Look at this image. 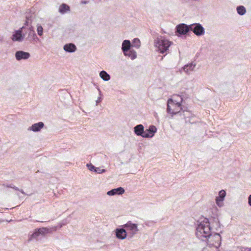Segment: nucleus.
Instances as JSON below:
<instances>
[{"label":"nucleus","instance_id":"nucleus-4","mask_svg":"<svg viewBox=\"0 0 251 251\" xmlns=\"http://www.w3.org/2000/svg\"><path fill=\"white\" fill-rule=\"evenodd\" d=\"M206 240L209 246L214 247L215 248L220 247L221 243V236L219 233H211V235H209Z\"/></svg>","mask_w":251,"mask_h":251},{"label":"nucleus","instance_id":"nucleus-17","mask_svg":"<svg viewBox=\"0 0 251 251\" xmlns=\"http://www.w3.org/2000/svg\"><path fill=\"white\" fill-rule=\"evenodd\" d=\"M124 54L125 56L128 57L131 60H134L137 58L136 51L132 49L128 50L126 52H124Z\"/></svg>","mask_w":251,"mask_h":251},{"label":"nucleus","instance_id":"nucleus-13","mask_svg":"<svg viewBox=\"0 0 251 251\" xmlns=\"http://www.w3.org/2000/svg\"><path fill=\"white\" fill-rule=\"evenodd\" d=\"M189 30L190 26H188L184 24H181L177 26V31L180 34H185Z\"/></svg>","mask_w":251,"mask_h":251},{"label":"nucleus","instance_id":"nucleus-28","mask_svg":"<svg viewBox=\"0 0 251 251\" xmlns=\"http://www.w3.org/2000/svg\"><path fill=\"white\" fill-rule=\"evenodd\" d=\"M87 166L89 168V169L90 171H95V169H96V168L95 167V166H94L93 165H92L91 164H87Z\"/></svg>","mask_w":251,"mask_h":251},{"label":"nucleus","instance_id":"nucleus-29","mask_svg":"<svg viewBox=\"0 0 251 251\" xmlns=\"http://www.w3.org/2000/svg\"><path fill=\"white\" fill-rule=\"evenodd\" d=\"M242 251H251V248H242L241 249Z\"/></svg>","mask_w":251,"mask_h":251},{"label":"nucleus","instance_id":"nucleus-33","mask_svg":"<svg viewBox=\"0 0 251 251\" xmlns=\"http://www.w3.org/2000/svg\"><path fill=\"white\" fill-rule=\"evenodd\" d=\"M218 248H215V251H220L218 249Z\"/></svg>","mask_w":251,"mask_h":251},{"label":"nucleus","instance_id":"nucleus-32","mask_svg":"<svg viewBox=\"0 0 251 251\" xmlns=\"http://www.w3.org/2000/svg\"><path fill=\"white\" fill-rule=\"evenodd\" d=\"M100 101V97L98 98V100H96V105H98V103Z\"/></svg>","mask_w":251,"mask_h":251},{"label":"nucleus","instance_id":"nucleus-24","mask_svg":"<svg viewBox=\"0 0 251 251\" xmlns=\"http://www.w3.org/2000/svg\"><path fill=\"white\" fill-rule=\"evenodd\" d=\"M69 10V6L66 4H62L60 6L59 11L61 13H64Z\"/></svg>","mask_w":251,"mask_h":251},{"label":"nucleus","instance_id":"nucleus-20","mask_svg":"<svg viewBox=\"0 0 251 251\" xmlns=\"http://www.w3.org/2000/svg\"><path fill=\"white\" fill-rule=\"evenodd\" d=\"M100 76L104 81H107L110 79V76L105 71H102L100 73Z\"/></svg>","mask_w":251,"mask_h":251},{"label":"nucleus","instance_id":"nucleus-10","mask_svg":"<svg viewBox=\"0 0 251 251\" xmlns=\"http://www.w3.org/2000/svg\"><path fill=\"white\" fill-rule=\"evenodd\" d=\"M157 131L156 127L154 126H151L148 129L145 131L144 138L152 137Z\"/></svg>","mask_w":251,"mask_h":251},{"label":"nucleus","instance_id":"nucleus-30","mask_svg":"<svg viewBox=\"0 0 251 251\" xmlns=\"http://www.w3.org/2000/svg\"><path fill=\"white\" fill-rule=\"evenodd\" d=\"M194 117H192L191 118H190V119H189L188 120L187 119H186V122L187 123V122H189V123L190 124H193L195 123V122L194 121H191V120H192V119L194 118Z\"/></svg>","mask_w":251,"mask_h":251},{"label":"nucleus","instance_id":"nucleus-27","mask_svg":"<svg viewBox=\"0 0 251 251\" xmlns=\"http://www.w3.org/2000/svg\"><path fill=\"white\" fill-rule=\"evenodd\" d=\"M95 172L99 174H101L105 172V170L104 169H101L100 168H96V169H95Z\"/></svg>","mask_w":251,"mask_h":251},{"label":"nucleus","instance_id":"nucleus-14","mask_svg":"<svg viewBox=\"0 0 251 251\" xmlns=\"http://www.w3.org/2000/svg\"><path fill=\"white\" fill-rule=\"evenodd\" d=\"M125 193V190L123 187H119L113 189L107 192L108 196H114L116 195H122Z\"/></svg>","mask_w":251,"mask_h":251},{"label":"nucleus","instance_id":"nucleus-23","mask_svg":"<svg viewBox=\"0 0 251 251\" xmlns=\"http://www.w3.org/2000/svg\"><path fill=\"white\" fill-rule=\"evenodd\" d=\"M132 47L139 49L141 46V42L138 38H134L132 41Z\"/></svg>","mask_w":251,"mask_h":251},{"label":"nucleus","instance_id":"nucleus-31","mask_svg":"<svg viewBox=\"0 0 251 251\" xmlns=\"http://www.w3.org/2000/svg\"><path fill=\"white\" fill-rule=\"evenodd\" d=\"M248 203L251 206V194L248 197Z\"/></svg>","mask_w":251,"mask_h":251},{"label":"nucleus","instance_id":"nucleus-26","mask_svg":"<svg viewBox=\"0 0 251 251\" xmlns=\"http://www.w3.org/2000/svg\"><path fill=\"white\" fill-rule=\"evenodd\" d=\"M37 32L38 35L40 36H42L43 34V28L39 24L37 25Z\"/></svg>","mask_w":251,"mask_h":251},{"label":"nucleus","instance_id":"nucleus-21","mask_svg":"<svg viewBox=\"0 0 251 251\" xmlns=\"http://www.w3.org/2000/svg\"><path fill=\"white\" fill-rule=\"evenodd\" d=\"M45 231V228H39L37 230H35L31 235L32 238H36L40 234H43Z\"/></svg>","mask_w":251,"mask_h":251},{"label":"nucleus","instance_id":"nucleus-5","mask_svg":"<svg viewBox=\"0 0 251 251\" xmlns=\"http://www.w3.org/2000/svg\"><path fill=\"white\" fill-rule=\"evenodd\" d=\"M190 30L197 36L202 35L205 32L204 28L200 24H194L190 25Z\"/></svg>","mask_w":251,"mask_h":251},{"label":"nucleus","instance_id":"nucleus-12","mask_svg":"<svg viewBox=\"0 0 251 251\" xmlns=\"http://www.w3.org/2000/svg\"><path fill=\"white\" fill-rule=\"evenodd\" d=\"M116 237L121 240H124L126 238L127 234L126 230L123 228H117L115 230Z\"/></svg>","mask_w":251,"mask_h":251},{"label":"nucleus","instance_id":"nucleus-9","mask_svg":"<svg viewBox=\"0 0 251 251\" xmlns=\"http://www.w3.org/2000/svg\"><path fill=\"white\" fill-rule=\"evenodd\" d=\"M15 56L18 61H20L23 59L26 60L28 59L30 56V54L27 52L20 50L16 52Z\"/></svg>","mask_w":251,"mask_h":251},{"label":"nucleus","instance_id":"nucleus-2","mask_svg":"<svg viewBox=\"0 0 251 251\" xmlns=\"http://www.w3.org/2000/svg\"><path fill=\"white\" fill-rule=\"evenodd\" d=\"M182 98L179 96H174L172 99L168 100L167 102V112L171 115L178 113L181 109V102Z\"/></svg>","mask_w":251,"mask_h":251},{"label":"nucleus","instance_id":"nucleus-11","mask_svg":"<svg viewBox=\"0 0 251 251\" xmlns=\"http://www.w3.org/2000/svg\"><path fill=\"white\" fill-rule=\"evenodd\" d=\"M44 126V124L42 122H39L34 124H33L31 126H29L27 128L28 131H32L33 132H38L41 130Z\"/></svg>","mask_w":251,"mask_h":251},{"label":"nucleus","instance_id":"nucleus-7","mask_svg":"<svg viewBox=\"0 0 251 251\" xmlns=\"http://www.w3.org/2000/svg\"><path fill=\"white\" fill-rule=\"evenodd\" d=\"M24 26L15 31L11 38L13 41L19 42L23 41L24 36L22 35V30Z\"/></svg>","mask_w":251,"mask_h":251},{"label":"nucleus","instance_id":"nucleus-18","mask_svg":"<svg viewBox=\"0 0 251 251\" xmlns=\"http://www.w3.org/2000/svg\"><path fill=\"white\" fill-rule=\"evenodd\" d=\"M196 67V65L193 63H190L187 65H185L183 68V70L184 72L187 74H190L192 71L194 70V69Z\"/></svg>","mask_w":251,"mask_h":251},{"label":"nucleus","instance_id":"nucleus-3","mask_svg":"<svg viewBox=\"0 0 251 251\" xmlns=\"http://www.w3.org/2000/svg\"><path fill=\"white\" fill-rule=\"evenodd\" d=\"M172 44V42L163 37L158 38L155 42L156 47L161 53L167 51Z\"/></svg>","mask_w":251,"mask_h":251},{"label":"nucleus","instance_id":"nucleus-6","mask_svg":"<svg viewBox=\"0 0 251 251\" xmlns=\"http://www.w3.org/2000/svg\"><path fill=\"white\" fill-rule=\"evenodd\" d=\"M123 226L126 228L127 230H129L132 235H135L139 230L138 229L137 225L136 224L132 223L130 221L128 222L126 224L124 225Z\"/></svg>","mask_w":251,"mask_h":251},{"label":"nucleus","instance_id":"nucleus-19","mask_svg":"<svg viewBox=\"0 0 251 251\" xmlns=\"http://www.w3.org/2000/svg\"><path fill=\"white\" fill-rule=\"evenodd\" d=\"M63 49L66 51L68 52H74L76 50L75 46L72 43L65 45Z\"/></svg>","mask_w":251,"mask_h":251},{"label":"nucleus","instance_id":"nucleus-34","mask_svg":"<svg viewBox=\"0 0 251 251\" xmlns=\"http://www.w3.org/2000/svg\"><path fill=\"white\" fill-rule=\"evenodd\" d=\"M82 3L85 4V3H86L87 2H86V1H82Z\"/></svg>","mask_w":251,"mask_h":251},{"label":"nucleus","instance_id":"nucleus-22","mask_svg":"<svg viewBox=\"0 0 251 251\" xmlns=\"http://www.w3.org/2000/svg\"><path fill=\"white\" fill-rule=\"evenodd\" d=\"M37 38V36L35 33V31L30 29L28 33L27 40L29 41L34 40L35 38Z\"/></svg>","mask_w":251,"mask_h":251},{"label":"nucleus","instance_id":"nucleus-16","mask_svg":"<svg viewBox=\"0 0 251 251\" xmlns=\"http://www.w3.org/2000/svg\"><path fill=\"white\" fill-rule=\"evenodd\" d=\"M131 47L132 45L129 40H125L123 42L122 45V50L123 53L125 52H126L128 50L131 49Z\"/></svg>","mask_w":251,"mask_h":251},{"label":"nucleus","instance_id":"nucleus-25","mask_svg":"<svg viewBox=\"0 0 251 251\" xmlns=\"http://www.w3.org/2000/svg\"><path fill=\"white\" fill-rule=\"evenodd\" d=\"M238 13L240 15H243L246 13V8L243 6H239L237 7Z\"/></svg>","mask_w":251,"mask_h":251},{"label":"nucleus","instance_id":"nucleus-1","mask_svg":"<svg viewBox=\"0 0 251 251\" xmlns=\"http://www.w3.org/2000/svg\"><path fill=\"white\" fill-rule=\"evenodd\" d=\"M211 229L210 223L207 219L204 218L198 225L196 232V236L198 238L204 240V239H207L209 235H211Z\"/></svg>","mask_w":251,"mask_h":251},{"label":"nucleus","instance_id":"nucleus-8","mask_svg":"<svg viewBox=\"0 0 251 251\" xmlns=\"http://www.w3.org/2000/svg\"><path fill=\"white\" fill-rule=\"evenodd\" d=\"M226 196V192L225 190H222L219 191L218 196L216 198V203L219 207L223 206V201Z\"/></svg>","mask_w":251,"mask_h":251},{"label":"nucleus","instance_id":"nucleus-15","mask_svg":"<svg viewBox=\"0 0 251 251\" xmlns=\"http://www.w3.org/2000/svg\"><path fill=\"white\" fill-rule=\"evenodd\" d=\"M134 133L137 136H141L143 137L145 131L144 126L142 125H138L134 127Z\"/></svg>","mask_w":251,"mask_h":251}]
</instances>
